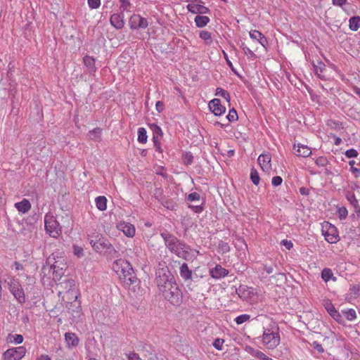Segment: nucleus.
<instances>
[{"label":"nucleus","mask_w":360,"mask_h":360,"mask_svg":"<svg viewBox=\"0 0 360 360\" xmlns=\"http://www.w3.org/2000/svg\"><path fill=\"white\" fill-rule=\"evenodd\" d=\"M112 269L125 288L133 292L139 288L140 281L131 264L127 260L123 259L115 260L112 264Z\"/></svg>","instance_id":"nucleus-1"},{"label":"nucleus","mask_w":360,"mask_h":360,"mask_svg":"<svg viewBox=\"0 0 360 360\" xmlns=\"http://www.w3.org/2000/svg\"><path fill=\"white\" fill-rule=\"evenodd\" d=\"M161 236L166 247L172 253L184 259H188L190 255V248L188 245L167 231L161 233Z\"/></svg>","instance_id":"nucleus-2"},{"label":"nucleus","mask_w":360,"mask_h":360,"mask_svg":"<svg viewBox=\"0 0 360 360\" xmlns=\"http://www.w3.org/2000/svg\"><path fill=\"white\" fill-rule=\"evenodd\" d=\"M155 283L160 292L176 283L174 275L165 263H159L155 271Z\"/></svg>","instance_id":"nucleus-3"},{"label":"nucleus","mask_w":360,"mask_h":360,"mask_svg":"<svg viewBox=\"0 0 360 360\" xmlns=\"http://www.w3.org/2000/svg\"><path fill=\"white\" fill-rule=\"evenodd\" d=\"M56 288L58 289L59 296L63 294V298L66 297L67 300L70 301L77 300L79 293L75 280L65 277L57 283Z\"/></svg>","instance_id":"nucleus-4"},{"label":"nucleus","mask_w":360,"mask_h":360,"mask_svg":"<svg viewBox=\"0 0 360 360\" xmlns=\"http://www.w3.org/2000/svg\"><path fill=\"white\" fill-rule=\"evenodd\" d=\"M279 328L274 327L266 328L262 336V342L264 345L270 349L276 348L280 343Z\"/></svg>","instance_id":"nucleus-5"},{"label":"nucleus","mask_w":360,"mask_h":360,"mask_svg":"<svg viewBox=\"0 0 360 360\" xmlns=\"http://www.w3.org/2000/svg\"><path fill=\"white\" fill-rule=\"evenodd\" d=\"M160 293L166 300L173 305L179 306L182 303L183 293L177 283L164 289Z\"/></svg>","instance_id":"nucleus-6"},{"label":"nucleus","mask_w":360,"mask_h":360,"mask_svg":"<svg viewBox=\"0 0 360 360\" xmlns=\"http://www.w3.org/2000/svg\"><path fill=\"white\" fill-rule=\"evenodd\" d=\"M45 229L51 237L57 238L62 232L61 226L56 218L51 214H46L44 218Z\"/></svg>","instance_id":"nucleus-7"},{"label":"nucleus","mask_w":360,"mask_h":360,"mask_svg":"<svg viewBox=\"0 0 360 360\" xmlns=\"http://www.w3.org/2000/svg\"><path fill=\"white\" fill-rule=\"evenodd\" d=\"M9 290L19 303L25 302V295L24 290L18 281H11L9 283Z\"/></svg>","instance_id":"nucleus-8"},{"label":"nucleus","mask_w":360,"mask_h":360,"mask_svg":"<svg viewBox=\"0 0 360 360\" xmlns=\"http://www.w3.org/2000/svg\"><path fill=\"white\" fill-rule=\"evenodd\" d=\"M129 25L131 30L146 29L148 26V22L140 15L133 14L129 20Z\"/></svg>","instance_id":"nucleus-9"},{"label":"nucleus","mask_w":360,"mask_h":360,"mask_svg":"<svg viewBox=\"0 0 360 360\" xmlns=\"http://www.w3.org/2000/svg\"><path fill=\"white\" fill-rule=\"evenodd\" d=\"M25 354V349L24 347H18L7 349L4 353V360H20Z\"/></svg>","instance_id":"nucleus-10"},{"label":"nucleus","mask_w":360,"mask_h":360,"mask_svg":"<svg viewBox=\"0 0 360 360\" xmlns=\"http://www.w3.org/2000/svg\"><path fill=\"white\" fill-rule=\"evenodd\" d=\"M199 3H202L201 0H193L192 3L187 5L188 11L193 13H209L210 9L205 6L199 4Z\"/></svg>","instance_id":"nucleus-11"},{"label":"nucleus","mask_w":360,"mask_h":360,"mask_svg":"<svg viewBox=\"0 0 360 360\" xmlns=\"http://www.w3.org/2000/svg\"><path fill=\"white\" fill-rule=\"evenodd\" d=\"M323 232L325 239L330 243H336L340 240L337 229L332 224L328 225V229Z\"/></svg>","instance_id":"nucleus-12"},{"label":"nucleus","mask_w":360,"mask_h":360,"mask_svg":"<svg viewBox=\"0 0 360 360\" xmlns=\"http://www.w3.org/2000/svg\"><path fill=\"white\" fill-rule=\"evenodd\" d=\"M210 110L216 115L219 116L225 112L226 108L221 103L219 98H214L209 103Z\"/></svg>","instance_id":"nucleus-13"},{"label":"nucleus","mask_w":360,"mask_h":360,"mask_svg":"<svg viewBox=\"0 0 360 360\" xmlns=\"http://www.w3.org/2000/svg\"><path fill=\"white\" fill-rule=\"evenodd\" d=\"M118 230L123 232V233L129 238H132L135 235L136 229L133 224L122 221L117 224Z\"/></svg>","instance_id":"nucleus-14"},{"label":"nucleus","mask_w":360,"mask_h":360,"mask_svg":"<svg viewBox=\"0 0 360 360\" xmlns=\"http://www.w3.org/2000/svg\"><path fill=\"white\" fill-rule=\"evenodd\" d=\"M271 157L270 154H261L257 159L262 169L265 172H268L271 169Z\"/></svg>","instance_id":"nucleus-15"},{"label":"nucleus","mask_w":360,"mask_h":360,"mask_svg":"<svg viewBox=\"0 0 360 360\" xmlns=\"http://www.w3.org/2000/svg\"><path fill=\"white\" fill-rule=\"evenodd\" d=\"M110 22L117 30L122 29L124 25V15L122 13H114L110 16Z\"/></svg>","instance_id":"nucleus-16"},{"label":"nucleus","mask_w":360,"mask_h":360,"mask_svg":"<svg viewBox=\"0 0 360 360\" xmlns=\"http://www.w3.org/2000/svg\"><path fill=\"white\" fill-rule=\"evenodd\" d=\"M229 274V271L221 265L217 264L214 268L210 270V275L212 278L216 279H219L221 278H224L227 276Z\"/></svg>","instance_id":"nucleus-17"},{"label":"nucleus","mask_w":360,"mask_h":360,"mask_svg":"<svg viewBox=\"0 0 360 360\" xmlns=\"http://www.w3.org/2000/svg\"><path fill=\"white\" fill-rule=\"evenodd\" d=\"M324 307L326 309V311L328 312V314L337 321L341 322L342 321V316L340 314L336 311L335 307L333 304L329 302L326 301L324 304Z\"/></svg>","instance_id":"nucleus-18"},{"label":"nucleus","mask_w":360,"mask_h":360,"mask_svg":"<svg viewBox=\"0 0 360 360\" xmlns=\"http://www.w3.org/2000/svg\"><path fill=\"white\" fill-rule=\"evenodd\" d=\"M109 240L101 236L98 239V242L93 243V248L97 252H102L106 249Z\"/></svg>","instance_id":"nucleus-19"},{"label":"nucleus","mask_w":360,"mask_h":360,"mask_svg":"<svg viewBox=\"0 0 360 360\" xmlns=\"http://www.w3.org/2000/svg\"><path fill=\"white\" fill-rule=\"evenodd\" d=\"M179 273L181 277L185 281H187L192 278V271L189 269L188 264L184 263L181 264L179 269Z\"/></svg>","instance_id":"nucleus-20"},{"label":"nucleus","mask_w":360,"mask_h":360,"mask_svg":"<svg viewBox=\"0 0 360 360\" xmlns=\"http://www.w3.org/2000/svg\"><path fill=\"white\" fill-rule=\"evenodd\" d=\"M65 340L68 347H76L79 344V339L73 333H66Z\"/></svg>","instance_id":"nucleus-21"},{"label":"nucleus","mask_w":360,"mask_h":360,"mask_svg":"<svg viewBox=\"0 0 360 360\" xmlns=\"http://www.w3.org/2000/svg\"><path fill=\"white\" fill-rule=\"evenodd\" d=\"M83 62L88 69L89 72L92 73L96 72V68L95 65V59L93 57L85 56L83 58Z\"/></svg>","instance_id":"nucleus-22"},{"label":"nucleus","mask_w":360,"mask_h":360,"mask_svg":"<svg viewBox=\"0 0 360 360\" xmlns=\"http://www.w3.org/2000/svg\"><path fill=\"white\" fill-rule=\"evenodd\" d=\"M15 207L19 212L26 213L30 210L31 204L27 199L25 198L22 201L16 202Z\"/></svg>","instance_id":"nucleus-23"},{"label":"nucleus","mask_w":360,"mask_h":360,"mask_svg":"<svg viewBox=\"0 0 360 360\" xmlns=\"http://www.w3.org/2000/svg\"><path fill=\"white\" fill-rule=\"evenodd\" d=\"M297 147L296 155L297 156L306 158L311 154L310 148L305 145L297 144Z\"/></svg>","instance_id":"nucleus-24"},{"label":"nucleus","mask_w":360,"mask_h":360,"mask_svg":"<svg viewBox=\"0 0 360 360\" xmlns=\"http://www.w3.org/2000/svg\"><path fill=\"white\" fill-rule=\"evenodd\" d=\"M321 278L325 281L328 282L330 280L336 281L337 278L333 276L332 270L329 268H325L321 271Z\"/></svg>","instance_id":"nucleus-25"},{"label":"nucleus","mask_w":360,"mask_h":360,"mask_svg":"<svg viewBox=\"0 0 360 360\" xmlns=\"http://www.w3.org/2000/svg\"><path fill=\"white\" fill-rule=\"evenodd\" d=\"M194 21L198 27H204L210 22V18L205 15H196Z\"/></svg>","instance_id":"nucleus-26"},{"label":"nucleus","mask_w":360,"mask_h":360,"mask_svg":"<svg viewBox=\"0 0 360 360\" xmlns=\"http://www.w3.org/2000/svg\"><path fill=\"white\" fill-rule=\"evenodd\" d=\"M96 205L101 211H104L107 208V199L105 196H98L96 198Z\"/></svg>","instance_id":"nucleus-27"},{"label":"nucleus","mask_w":360,"mask_h":360,"mask_svg":"<svg viewBox=\"0 0 360 360\" xmlns=\"http://www.w3.org/2000/svg\"><path fill=\"white\" fill-rule=\"evenodd\" d=\"M314 73L320 79H323L324 76L322 75L323 70H325L326 65L321 61H317V64H314Z\"/></svg>","instance_id":"nucleus-28"},{"label":"nucleus","mask_w":360,"mask_h":360,"mask_svg":"<svg viewBox=\"0 0 360 360\" xmlns=\"http://www.w3.org/2000/svg\"><path fill=\"white\" fill-rule=\"evenodd\" d=\"M349 29L352 31H356L360 27V17L354 16L349 19Z\"/></svg>","instance_id":"nucleus-29"},{"label":"nucleus","mask_w":360,"mask_h":360,"mask_svg":"<svg viewBox=\"0 0 360 360\" xmlns=\"http://www.w3.org/2000/svg\"><path fill=\"white\" fill-rule=\"evenodd\" d=\"M53 260H55L54 254H52L51 256L49 257L47 259V263L51 265V268L53 270V271H58V270H63V267L60 266V264L58 263V261H56L52 263Z\"/></svg>","instance_id":"nucleus-30"},{"label":"nucleus","mask_w":360,"mask_h":360,"mask_svg":"<svg viewBox=\"0 0 360 360\" xmlns=\"http://www.w3.org/2000/svg\"><path fill=\"white\" fill-rule=\"evenodd\" d=\"M161 204L168 210H174L176 207V202L172 199L162 198Z\"/></svg>","instance_id":"nucleus-31"},{"label":"nucleus","mask_w":360,"mask_h":360,"mask_svg":"<svg viewBox=\"0 0 360 360\" xmlns=\"http://www.w3.org/2000/svg\"><path fill=\"white\" fill-rule=\"evenodd\" d=\"M146 130L143 127L138 129V141L141 143H146L147 142V134Z\"/></svg>","instance_id":"nucleus-32"},{"label":"nucleus","mask_w":360,"mask_h":360,"mask_svg":"<svg viewBox=\"0 0 360 360\" xmlns=\"http://www.w3.org/2000/svg\"><path fill=\"white\" fill-rule=\"evenodd\" d=\"M200 37L204 40L207 45H210L212 43L211 33L206 30H202L200 32Z\"/></svg>","instance_id":"nucleus-33"},{"label":"nucleus","mask_w":360,"mask_h":360,"mask_svg":"<svg viewBox=\"0 0 360 360\" xmlns=\"http://www.w3.org/2000/svg\"><path fill=\"white\" fill-rule=\"evenodd\" d=\"M150 129L153 131V136H162L163 133L161 128L155 123L148 124Z\"/></svg>","instance_id":"nucleus-34"},{"label":"nucleus","mask_w":360,"mask_h":360,"mask_svg":"<svg viewBox=\"0 0 360 360\" xmlns=\"http://www.w3.org/2000/svg\"><path fill=\"white\" fill-rule=\"evenodd\" d=\"M250 179L255 185L259 184L260 178L257 169H255V168L251 169Z\"/></svg>","instance_id":"nucleus-35"},{"label":"nucleus","mask_w":360,"mask_h":360,"mask_svg":"<svg viewBox=\"0 0 360 360\" xmlns=\"http://www.w3.org/2000/svg\"><path fill=\"white\" fill-rule=\"evenodd\" d=\"M342 313L345 314L346 319L349 321H353L356 319V311L353 309H348L346 311H342Z\"/></svg>","instance_id":"nucleus-36"},{"label":"nucleus","mask_w":360,"mask_h":360,"mask_svg":"<svg viewBox=\"0 0 360 360\" xmlns=\"http://www.w3.org/2000/svg\"><path fill=\"white\" fill-rule=\"evenodd\" d=\"M218 248L221 253H226L230 251V247L228 243L220 240L218 244Z\"/></svg>","instance_id":"nucleus-37"},{"label":"nucleus","mask_w":360,"mask_h":360,"mask_svg":"<svg viewBox=\"0 0 360 360\" xmlns=\"http://www.w3.org/2000/svg\"><path fill=\"white\" fill-rule=\"evenodd\" d=\"M216 95L225 98L228 102L230 101V95L229 92L221 88L217 89Z\"/></svg>","instance_id":"nucleus-38"},{"label":"nucleus","mask_w":360,"mask_h":360,"mask_svg":"<svg viewBox=\"0 0 360 360\" xmlns=\"http://www.w3.org/2000/svg\"><path fill=\"white\" fill-rule=\"evenodd\" d=\"M105 250L110 256L112 257H117L118 255V252L115 250V248L112 245V244L110 242Z\"/></svg>","instance_id":"nucleus-39"},{"label":"nucleus","mask_w":360,"mask_h":360,"mask_svg":"<svg viewBox=\"0 0 360 360\" xmlns=\"http://www.w3.org/2000/svg\"><path fill=\"white\" fill-rule=\"evenodd\" d=\"M238 118V117L236 110L234 108L231 109L226 116V119L231 122L236 121Z\"/></svg>","instance_id":"nucleus-40"},{"label":"nucleus","mask_w":360,"mask_h":360,"mask_svg":"<svg viewBox=\"0 0 360 360\" xmlns=\"http://www.w3.org/2000/svg\"><path fill=\"white\" fill-rule=\"evenodd\" d=\"M183 161L185 165H191L193 161V156L191 152L186 153L183 156Z\"/></svg>","instance_id":"nucleus-41"},{"label":"nucleus","mask_w":360,"mask_h":360,"mask_svg":"<svg viewBox=\"0 0 360 360\" xmlns=\"http://www.w3.org/2000/svg\"><path fill=\"white\" fill-rule=\"evenodd\" d=\"M101 134V129L100 128H95L89 131V134L92 139L97 140L100 138Z\"/></svg>","instance_id":"nucleus-42"},{"label":"nucleus","mask_w":360,"mask_h":360,"mask_svg":"<svg viewBox=\"0 0 360 360\" xmlns=\"http://www.w3.org/2000/svg\"><path fill=\"white\" fill-rule=\"evenodd\" d=\"M250 318V316L248 314H242V315L237 316L235 319V321H236V323L239 325V324H242V323H245V321L249 320Z\"/></svg>","instance_id":"nucleus-43"},{"label":"nucleus","mask_w":360,"mask_h":360,"mask_svg":"<svg viewBox=\"0 0 360 360\" xmlns=\"http://www.w3.org/2000/svg\"><path fill=\"white\" fill-rule=\"evenodd\" d=\"M315 162L319 167H325L328 165V161L326 157L320 156L316 160Z\"/></svg>","instance_id":"nucleus-44"},{"label":"nucleus","mask_w":360,"mask_h":360,"mask_svg":"<svg viewBox=\"0 0 360 360\" xmlns=\"http://www.w3.org/2000/svg\"><path fill=\"white\" fill-rule=\"evenodd\" d=\"M346 198L353 206L356 207L358 205V200L353 193H348Z\"/></svg>","instance_id":"nucleus-45"},{"label":"nucleus","mask_w":360,"mask_h":360,"mask_svg":"<svg viewBox=\"0 0 360 360\" xmlns=\"http://www.w3.org/2000/svg\"><path fill=\"white\" fill-rule=\"evenodd\" d=\"M200 198V194L196 192L191 193L188 194L186 197V200L189 202L199 201Z\"/></svg>","instance_id":"nucleus-46"},{"label":"nucleus","mask_w":360,"mask_h":360,"mask_svg":"<svg viewBox=\"0 0 360 360\" xmlns=\"http://www.w3.org/2000/svg\"><path fill=\"white\" fill-rule=\"evenodd\" d=\"M120 8L123 11H128L129 8L131 7V4L129 0H120Z\"/></svg>","instance_id":"nucleus-47"},{"label":"nucleus","mask_w":360,"mask_h":360,"mask_svg":"<svg viewBox=\"0 0 360 360\" xmlns=\"http://www.w3.org/2000/svg\"><path fill=\"white\" fill-rule=\"evenodd\" d=\"M252 354L256 358L262 360H266L268 356L259 350H253Z\"/></svg>","instance_id":"nucleus-48"},{"label":"nucleus","mask_w":360,"mask_h":360,"mask_svg":"<svg viewBox=\"0 0 360 360\" xmlns=\"http://www.w3.org/2000/svg\"><path fill=\"white\" fill-rule=\"evenodd\" d=\"M345 155L348 158H356L358 156V152L356 150H355L354 148H351V149L347 150L345 153Z\"/></svg>","instance_id":"nucleus-49"},{"label":"nucleus","mask_w":360,"mask_h":360,"mask_svg":"<svg viewBox=\"0 0 360 360\" xmlns=\"http://www.w3.org/2000/svg\"><path fill=\"white\" fill-rule=\"evenodd\" d=\"M224 342V340L221 338H217L214 340L213 342V346L215 349L217 350H221L222 349V345Z\"/></svg>","instance_id":"nucleus-50"},{"label":"nucleus","mask_w":360,"mask_h":360,"mask_svg":"<svg viewBox=\"0 0 360 360\" xmlns=\"http://www.w3.org/2000/svg\"><path fill=\"white\" fill-rule=\"evenodd\" d=\"M88 5L91 9H96L101 5V0H87Z\"/></svg>","instance_id":"nucleus-51"},{"label":"nucleus","mask_w":360,"mask_h":360,"mask_svg":"<svg viewBox=\"0 0 360 360\" xmlns=\"http://www.w3.org/2000/svg\"><path fill=\"white\" fill-rule=\"evenodd\" d=\"M263 34L257 30H252L250 32V37L252 39L259 40Z\"/></svg>","instance_id":"nucleus-52"},{"label":"nucleus","mask_w":360,"mask_h":360,"mask_svg":"<svg viewBox=\"0 0 360 360\" xmlns=\"http://www.w3.org/2000/svg\"><path fill=\"white\" fill-rule=\"evenodd\" d=\"M339 218L345 219L347 216V210L345 207H340L338 210Z\"/></svg>","instance_id":"nucleus-53"},{"label":"nucleus","mask_w":360,"mask_h":360,"mask_svg":"<svg viewBox=\"0 0 360 360\" xmlns=\"http://www.w3.org/2000/svg\"><path fill=\"white\" fill-rule=\"evenodd\" d=\"M73 252L78 257H81L84 255L83 248L77 245L73 246Z\"/></svg>","instance_id":"nucleus-54"},{"label":"nucleus","mask_w":360,"mask_h":360,"mask_svg":"<svg viewBox=\"0 0 360 360\" xmlns=\"http://www.w3.org/2000/svg\"><path fill=\"white\" fill-rule=\"evenodd\" d=\"M311 346L319 354H321L324 352L322 345L316 341L312 343Z\"/></svg>","instance_id":"nucleus-55"},{"label":"nucleus","mask_w":360,"mask_h":360,"mask_svg":"<svg viewBox=\"0 0 360 360\" xmlns=\"http://www.w3.org/2000/svg\"><path fill=\"white\" fill-rule=\"evenodd\" d=\"M283 179L279 176H276L272 178L271 184L274 186H278L282 184Z\"/></svg>","instance_id":"nucleus-56"},{"label":"nucleus","mask_w":360,"mask_h":360,"mask_svg":"<svg viewBox=\"0 0 360 360\" xmlns=\"http://www.w3.org/2000/svg\"><path fill=\"white\" fill-rule=\"evenodd\" d=\"M281 244L283 245L287 250H290L293 246L292 241L288 240L286 239L281 240Z\"/></svg>","instance_id":"nucleus-57"},{"label":"nucleus","mask_w":360,"mask_h":360,"mask_svg":"<svg viewBox=\"0 0 360 360\" xmlns=\"http://www.w3.org/2000/svg\"><path fill=\"white\" fill-rule=\"evenodd\" d=\"M242 49L246 55L250 56V57L255 56L254 52L251 51L248 46H245L244 44L242 45Z\"/></svg>","instance_id":"nucleus-58"},{"label":"nucleus","mask_w":360,"mask_h":360,"mask_svg":"<svg viewBox=\"0 0 360 360\" xmlns=\"http://www.w3.org/2000/svg\"><path fill=\"white\" fill-rule=\"evenodd\" d=\"M359 290L360 288L358 285H353L350 288V294H353V297H356L359 295Z\"/></svg>","instance_id":"nucleus-59"},{"label":"nucleus","mask_w":360,"mask_h":360,"mask_svg":"<svg viewBox=\"0 0 360 360\" xmlns=\"http://www.w3.org/2000/svg\"><path fill=\"white\" fill-rule=\"evenodd\" d=\"M188 207L193 210L195 213H200L203 210V208L201 205H189Z\"/></svg>","instance_id":"nucleus-60"},{"label":"nucleus","mask_w":360,"mask_h":360,"mask_svg":"<svg viewBox=\"0 0 360 360\" xmlns=\"http://www.w3.org/2000/svg\"><path fill=\"white\" fill-rule=\"evenodd\" d=\"M155 108L158 112H162L165 109V105L162 101H158L155 104Z\"/></svg>","instance_id":"nucleus-61"},{"label":"nucleus","mask_w":360,"mask_h":360,"mask_svg":"<svg viewBox=\"0 0 360 360\" xmlns=\"http://www.w3.org/2000/svg\"><path fill=\"white\" fill-rule=\"evenodd\" d=\"M129 360H142L136 353H130L128 356Z\"/></svg>","instance_id":"nucleus-62"},{"label":"nucleus","mask_w":360,"mask_h":360,"mask_svg":"<svg viewBox=\"0 0 360 360\" xmlns=\"http://www.w3.org/2000/svg\"><path fill=\"white\" fill-rule=\"evenodd\" d=\"M258 42L264 47H266L268 44L267 39L264 34H262Z\"/></svg>","instance_id":"nucleus-63"},{"label":"nucleus","mask_w":360,"mask_h":360,"mask_svg":"<svg viewBox=\"0 0 360 360\" xmlns=\"http://www.w3.org/2000/svg\"><path fill=\"white\" fill-rule=\"evenodd\" d=\"M350 171L354 174V175L356 178H357L360 176V169H358L354 167H352L350 168Z\"/></svg>","instance_id":"nucleus-64"}]
</instances>
